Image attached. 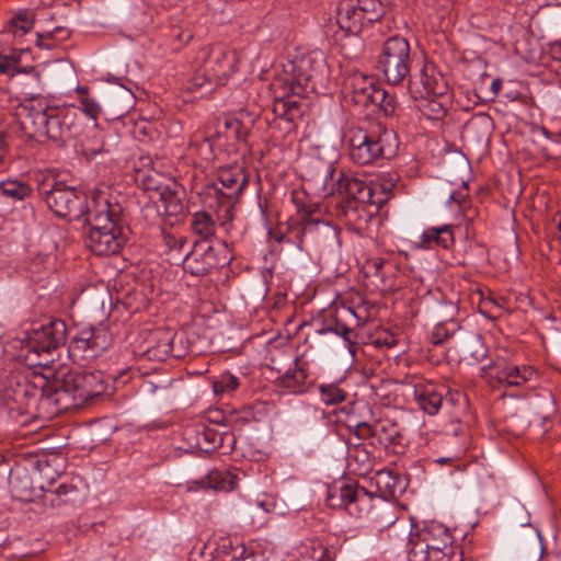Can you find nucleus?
<instances>
[{
	"label": "nucleus",
	"mask_w": 561,
	"mask_h": 561,
	"mask_svg": "<svg viewBox=\"0 0 561 561\" xmlns=\"http://www.w3.org/2000/svg\"><path fill=\"white\" fill-rule=\"evenodd\" d=\"M106 389L101 371L59 367L48 376L13 364L0 373V401L10 414L18 416L32 414L41 401L54 404L58 411L78 409Z\"/></svg>",
	"instance_id": "obj_1"
},
{
	"label": "nucleus",
	"mask_w": 561,
	"mask_h": 561,
	"mask_svg": "<svg viewBox=\"0 0 561 561\" xmlns=\"http://www.w3.org/2000/svg\"><path fill=\"white\" fill-rule=\"evenodd\" d=\"M289 67L290 70H286V75L273 83L275 92H282L274 98L272 113L275 119L294 123L304 113L300 99L325 89L329 70L325 57L320 50L294 60Z\"/></svg>",
	"instance_id": "obj_2"
},
{
	"label": "nucleus",
	"mask_w": 561,
	"mask_h": 561,
	"mask_svg": "<svg viewBox=\"0 0 561 561\" xmlns=\"http://www.w3.org/2000/svg\"><path fill=\"white\" fill-rule=\"evenodd\" d=\"M82 222L89 226L87 247L95 255L117 254L127 241L129 228L123 207L118 203L112 204L103 193L92 195Z\"/></svg>",
	"instance_id": "obj_3"
},
{
	"label": "nucleus",
	"mask_w": 561,
	"mask_h": 561,
	"mask_svg": "<svg viewBox=\"0 0 561 561\" xmlns=\"http://www.w3.org/2000/svg\"><path fill=\"white\" fill-rule=\"evenodd\" d=\"M23 131L30 137H46L65 145L76 134V114L68 108L49 106L43 98H32L24 102L19 111Z\"/></svg>",
	"instance_id": "obj_4"
},
{
	"label": "nucleus",
	"mask_w": 561,
	"mask_h": 561,
	"mask_svg": "<svg viewBox=\"0 0 561 561\" xmlns=\"http://www.w3.org/2000/svg\"><path fill=\"white\" fill-rule=\"evenodd\" d=\"M335 169L332 163L317 162L309 181L323 197L335 193L347 203L348 208H355L353 204L362 203L381 207L388 199L382 186L377 183L367 184L352 175L340 172L334 178Z\"/></svg>",
	"instance_id": "obj_5"
},
{
	"label": "nucleus",
	"mask_w": 561,
	"mask_h": 561,
	"mask_svg": "<svg viewBox=\"0 0 561 561\" xmlns=\"http://www.w3.org/2000/svg\"><path fill=\"white\" fill-rule=\"evenodd\" d=\"M351 161L358 165H368L380 159L396 156L399 141L392 129L379 125L374 129L352 127L345 134Z\"/></svg>",
	"instance_id": "obj_6"
},
{
	"label": "nucleus",
	"mask_w": 561,
	"mask_h": 561,
	"mask_svg": "<svg viewBox=\"0 0 561 561\" xmlns=\"http://www.w3.org/2000/svg\"><path fill=\"white\" fill-rule=\"evenodd\" d=\"M37 190L48 208L58 217L80 221L87 217L91 199L88 201L82 191L57 182L51 176L39 182Z\"/></svg>",
	"instance_id": "obj_7"
},
{
	"label": "nucleus",
	"mask_w": 561,
	"mask_h": 561,
	"mask_svg": "<svg viewBox=\"0 0 561 561\" xmlns=\"http://www.w3.org/2000/svg\"><path fill=\"white\" fill-rule=\"evenodd\" d=\"M411 47L408 39L400 35L387 38L377 57V69L383 75L386 81L392 85L401 84L409 79V88L412 92L416 83L410 79L412 64Z\"/></svg>",
	"instance_id": "obj_8"
},
{
	"label": "nucleus",
	"mask_w": 561,
	"mask_h": 561,
	"mask_svg": "<svg viewBox=\"0 0 561 561\" xmlns=\"http://www.w3.org/2000/svg\"><path fill=\"white\" fill-rule=\"evenodd\" d=\"M386 13L382 0H342L337 5L336 23L351 35H358L366 25L379 21Z\"/></svg>",
	"instance_id": "obj_9"
},
{
	"label": "nucleus",
	"mask_w": 561,
	"mask_h": 561,
	"mask_svg": "<svg viewBox=\"0 0 561 561\" xmlns=\"http://www.w3.org/2000/svg\"><path fill=\"white\" fill-rule=\"evenodd\" d=\"M196 70V84L215 82L224 84L227 78L236 70V56L222 45L205 47L198 51Z\"/></svg>",
	"instance_id": "obj_10"
},
{
	"label": "nucleus",
	"mask_w": 561,
	"mask_h": 561,
	"mask_svg": "<svg viewBox=\"0 0 561 561\" xmlns=\"http://www.w3.org/2000/svg\"><path fill=\"white\" fill-rule=\"evenodd\" d=\"M327 505L331 508L345 510L351 516L360 518L373 508V494L357 483L344 481L328 488Z\"/></svg>",
	"instance_id": "obj_11"
},
{
	"label": "nucleus",
	"mask_w": 561,
	"mask_h": 561,
	"mask_svg": "<svg viewBox=\"0 0 561 561\" xmlns=\"http://www.w3.org/2000/svg\"><path fill=\"white\" fill-rule=\"evenodd\" d=\"M67 333L66 322L61 319H53L48 323L34 329L25 346L27 350L25 357L28 359L31 354L37 356L49 354L65 345Z\"/></svg>",
	"instance_id": "obj_12"
},
{
	"label": "nucleus",
	"mask_w": 561,
	"mask_h": 561,
	"mask_svg": "<svg viewBox=\"0 0 561 561\" xmlns=\"http://www.w3.org/2000/svg\"><path fill=\"white\" fill-rule=\"evenodd\" d=\"M299 233L314 245L328 248L339 243V230L329 224L314 217V209L299 208Z\"/></svg>",
	"instance_id": "obj_13"
},
{
	"label": "nucleus",
	"mask_w": 561,
	"mask_h": 561,
	"mask_svg": "<svg viewBox=\"0 0 561 561\" xmlns=\"http://www.w3.org/2000/svg\"><path fill=\"white\" fill-rule=\"evenodd\" d=\"M227 257L219 259L217 250L208 241H195L183 256V268L193 276H205L214 268L224 266Z\"/></svg>",
	"instance_id": "obj_14"
},
{
	"label": "nucleus",
	"mask_w": 561,
	"mask_h": 561,
	"mask_svg": "<svg viewBox=\"0 0 561 561\" xmlns=\"http://www.w3.org/2000/svg\"><path fill=\"white\" fill-rule=\"evenodd\" d=\"M454 536L449 528L443 524L432 522L426 524L422 529L410 534L408 549H436L459 551L453 545Z\"/></svg>",
	"instance_id": "obj_15"
},
{
	"label": "nucleus",
	"mask_w": 561,
	"mask_h": 561,
	"mask_svg": "<svg viewBox=\"0 0 561 561\" xmlns=\"http://www.w3.org/2000/svg\"><path fill=\"white\" fill-rule=\"evenodd\" d=\"M111 344V336L105 329L88 328L72 337L69 351L82 358H92L105 351Z\"/></svg>",
	"instance_id": "obj_16"
},
{
	"label": "nucleus",
	"mask_w": 561,
	"mask_h": 561,
	"mask_svg": "<svg viewBox=\"0 0 561 561\" xmlns=\"http://www.w3.org/2000/svg\"><path fill=\"white\" fill-rule=\"evenodd\" d=\"M345 89L350 100L363 108H373L386 98V90L363 75L352 77Z\"/></svg>",
	"instance_id": "obj_17"
},
{
	"label": "nucleus",
	"mask_w": 561,
	"mask_h": 561,
	"mask_svg": "<svg viewBox=\"0 0 561 561\" xmlns=\"http://www.w3.org/2000/svg\"><path fill=\"white\" fill-rule=\"evenodd\" d=\"M217 182L213 184L218 198L232 203L248 184V175L240 165H227L218 171Z\"/></svg>",
	"instance_id": "obj_18"
},
{
	"label": "nucleus",
	"mask_w": 561,
	"mask_h": 561,
	"mask_svg": "<svg viewBox=\"0 0 561 561\" xmlns=\"http://www.w3.org/2000/svg\"><path fill=\"white\" fill-rule=\"evenodd\" d=\"M175 334L170 330L157 329L152 331L146 342L147 346L141 347V354L150 359L163 362L170 355L180 358L183 356L181 352H175L173 343Z\"/></svg>",
	"instance_id": "obj_19"
},
{
	"label": "nucleus",
	"mask_w": 561,
	"mask_h": 561,
	"mask_svg": "<svg viewBox=\"0 0 561 561\" xmlns=\"http://www.w3.org/2000/svg\"><path fill=\"white\" fill-rule=\"evenodd\" d=\"M150 191V198L156 203H161L165 215L170 217H178L184 213L185 206L182 199V190L175 182L165 185L148 186Z\"/></svg>",
	"instance_id": "obj_20"
},
{
	"label": "nucleus",
	"mask_w": 561,
	"mask_h": 561,
	"mask_svg": "<svg viewBox=\"0 0 561 561\" xmlns=\"http://www.w3.org/2000/svg\"><path fill=\"white\" fill-rule=\"evenodd\" d=\"M275 385L287 393L304 394L310 391L313 387V381L309 380L306 367L297 357L295 359V367L286 370L282 376H279L276 379Z\"/></svg>",
	"instance_id": "obj_21"
},
{
	"label": "nucleus",
	"mask_w": 561,
	"mask_h": 561,
	"mask_svg": "<svg viewBox=\"0 0 561 561\" xmlns=\"http://www.w3.org/2000/svg\"><path fill=\"white\" fill-rule=\"evenodd\" d=\"M237 484V478L229 471L213 470L197 480L186 482L188 491L214 490L231 491Z\"/></svg>",
	"instance_id": "obj_22"
},
{
	"label": "nucleus",
	"mask_w": 561,
	"mask_h": 561,
	"mask_svg": "<svg viewBox=\"0 0 561 561\" xmlns=\"http://www.w3.org/2000/svg\"><path fill=\"white\" fill-rule=\"evenodd\" d=\"M491 378L500 385H506L508 387H518L528 381L534 375V369L529 366H516L507 363L496 364L491 368Z\"/></svg>",
	"instance_id": "obj_23"
},
{
	"label": "nucleus",
	"mask_w": 561,
	"mask_h": 561,
	"mask_svg": "<svg viewBox=\"0 0 561 561\" xmlns=\"http://www.w3.org/2000/svg\"><path fill=\"white\" fill-rule=\"evenodd\" d=\"M194 432L196 434V445L205 453H210L221 448L225 443H228L229 447L236 443L234 435L232 433L219 432L213 426H197Z\"/></svg>",
	"instance_id": "obj_24"
},
{
	"label": "nucleus",
	"mask_w": 561,
	"mask_h": 561,
	"mask_svg": "<svg viewBox=\"0 0 561 561\" xmlns=\"http://www.w3.org/2000/svg\"><path fill=\"white\" fill-rule=\"evenodd\" d=\"M215 551L220 561H256L253 552L238 539L220 538Z\"/></svg>",
	"instance_id": "obj_25"
},
{
	"label": "nucleus",
	"mask_w": 561,
	"mask_h": 561,
	"mask_svg": "<svg viewBox=\"0 0 561 561\" xmlns=\"http://www.w3.org/2000/svg\"><path fill=\"white\" fill-rule=\"evenodd\" d=\"M455 243L454 226L430 227L420 237L419 247L422 249H450Z\"/></svg>",
	"instance_id": "obj_26"
},
{
	"label": "nucleus",
	"mask_w": 561,
	"mask_h": 561,
	"mask_svg": "<svg viewBox=\"0 0 561 561\" xmlns=\"http://www.w3.org/2000/svg\"><path fill=\"white\" fill-rule=\"evenodd\" d=\"M419 78L424 91L420 94V98L442 96L447 92V83L444 77L436 71L433 65L425 64L420 70Z\"/></svg>",
	"instance_id": "obj_27"
},
{
	"label": "nucleus",
	"mask_w": 561,
	"mask_h": 561,
	"mask_svg": "<svg viewBox=\"0 0 561 561\" xmlns=\"http://www.w3.org/2000/svg\"><path fill=\"white\" fill-rule=\"evenodd\" d=\"M9 485L12 496L19 501H32L35 495L33 480L24 468L10 471Z\"/></svg>",
	"instance_id": "obj_28"
},
{
	"label": "nucleus",
	"mask_w": 561,
	"mask_h": 561,
	"mask_svg": "<svg viewBox=\"0 0 561 561\" xmlns=\"http://www.w3.org/2000/svg\"><path fill=\"white\" fill-rule=\"evenodd\" d=\"M36 470L39 478L38 488L42 491H51V486L61 474L62 460L56 456L38 459L36 461Z\"/></svg>",
	"instance_id": "obj_29"
},
{
	"label": "nucleus",
	"mask_w": 561,
	"mask_h": 561,
	"mask_svg": "<svg viewBox=\"0 0 561 561\" xmlns=\"http://www.w3.org/2000/svg\"><path fill=\"white\" fill-rule=\"evenodd\" d=\"M299 558L291 561H334L335 551L333 548L324 546L318 539L307 540L299 548Z\"/></svg>",
	"instance_id": "obj_30"
},
{
	"label": "nucleus",
	"mask_w": 561,
	"mask_h": 561,
	"mask_svg": "<svg viewBox=\"0 0 561 561\" xmlns=\"http://www.w3.org/2000/svg\"><path fill=\"white\" fill-rule=\"evenodd\" d=\"M402 435L397 423L390 420L375 422V444L383 447L401 445Z\"/></svg>",
	"instance_id": "obj_31"
},
{
	"label": "nucleus",
	"mask_w": 561,
	"mask_h": 561,
	"mask_svg": "<svg viewBox=\"0 0 561 561\" xmlns=\"http://www.w3.org/2000/svg\"><path fill=\"white\" fill-rule=\"evenodd\" d=\"M371 481L382 499L394 497L397 492L402 490L400 477L391 470L382 469L377 471Z\"/></svg>",
	"instance_id": "obj_32"
},
{
	"label": "nucleus",
	"mask_w": 561,
	"mask_h": 561,
	"mask_svg": "<svg viewBox=\"0 0 561 561\" xmlns=\"http://www.w3.org/2000/svg\"><path fill=\"white\" fill-rule=\"evenodd\" d=\"M409 561H462L461 551L435 549H408Z\"/></svg>",
	"instance_id": "obj_33"
},
{
	"label": "nucleus",
	"mask_w": 561,
	"mask_h": 561,
	"mask_svg": "<svg viewBox=\"0 0 561 561\" xmlns=\"http://www.w3.org/2000/svg\"><path fill=\"white\" fill-rule=\"evenodd\" d=\"M415 399L420 408L430 415H435L442 404L443 396L433 386H426L415 390Z\"/></svg>",
	"instance_id": "obj_34"
},
{
	"label": "nucleus",
	"mask_w": 561,
	"mask_h": 561,
	"mask_svg": "<svg viewBox=\"0 0 561 561\" xmlns=\"http://www.w3.org/2000/svg\"><path fill=\"white\" fill-rule=\"evenodd\" d=\"M488 348L478 333L468 334L461 343V354L465 358L480 362L486 356Z\"/></svg>",
	"instance_id": "obj_35"
},
{
	"label": "nucleus",
	"mask_w": 561,
	"mask_h": 561,
	"mask_svg": "<svg viewBox=\"0 0 561 561\" xmlns=\"http://www.w3.org/2000/svg\"><path fill=\"white\" fill-rule=\"evenodd\" d=\"M32 194L31 186L18 180H5L0 183V196L11 201L21 202Z\"/></svg>",
	"instance_id": "obj_36"
},
{
	"label": "nucleus",
	"mask_w": 561,
	"mask_h": 561,
	"mask_svg": "<svg viewBox=\"0 0 561 561\" xmlns=\"http://www.w3.org/2000/svg\"><path fill=\"white\" fill-rule=\"evenodd\" d=\"M493 121L486 113L474 114L465 125L467 135H478L481 139H488L490 136Z\"/></svg>",
	"instance_id": "obj_37"
},
{
	"label": "nucleus",
	"mask_w": 561,
	"mask_h": 561,
	"mask_svg": "<svg viewBox=\"0 0 561 561\" xmlns=\"http://www.w3.org/2000/svg\"><path fill=\"white\" fill-rule=\"evenodd\" d=\"M191 227L194 233L201 236L205 241L215 233V222L211 216L206 211L195 213L191 221Z\"/></svg>",
	"instance_id": "obj_38"
},
{
	"label": "nucleus",
	"mask_w": 561,
	"mask_h": 561,
	"mask_svg": "<svg viewBox=\"0 0 561 561\" xmlns=\"http://www.w3.org/2000/svg\"><path fill=\"white\" fill-rule=\"evenodd\" d=\"M225 135L227 139H233L237 142L245 144L250 134V128L237 117L227 118L224 123Z\"/></svg>",
	"instance_id": "obj_39"
},
{
	"label": "nucleus",
	"mask_w": 561,
	"mask_h": 561,
	"mask_svg": "<svg viewBox=\"0 0 561 561\" xmlns=\"http://www.w3.org/2000/svg\"><path fill=\"white\" fill-rule=\"evenodd\" d=\"M320 399L325 405H333L346 400L347 393L336 383H321L318 387Z\"/></svg>",
	"instance_id": "obj_40"
},
{
	"label": "nucleus",
	"mask_w": 561,
	"mask_h": 561,
	"mask_svg": "<svg viewBox=\"0 0 561 561\" xmlns=\"http://www.w3.org/2000/svg\"><path fill=\"white\" fill-rule=\"evenodd\" d=\"M33 14L28 11L19 12L10 20V31L18 35L20 32L21 35H25L33 28Z\"/></svg>",
	"instance_id": "obj_41"
},
{
	"label": "nucleus",
	"mask_w": 561,
	"mask_h": 561,
	"mask_svg": "<svg viewBox=\"0 0 561 561\" xmlns=\"http://www.w3.org/2000/svg\"><path fill=\"white\" fill-rule=\"evenodd\" d=\"M424 103L421 105L422 113L430 119H442L445 117L447 110L445 105L435 99V96L423 98Z\"/></svg>",
	"instance_id": "obj_42"
},
{
	"label": "nucleus",
	"mask_w": 561,
	"mask_h": 561,
	"mask_svg": "<svg viewBox=\"0 0 561 561\" xmlns=\"http://www.w3.org/2000/svg\"><path fill=\"white\" fill-rule=\"evenodd\" d=\"M436 313L439 321L449 322L451 330L458 329V324L455 321V318L458 313V307L454 301L449 300L440 302L436 310Z\"/></svg>",
	"instance_id": "obj_43"
},
{
	"label": "nucleus",
	"mask_w": 561,
	"mask_h": 561,
	"mask_svg": "<svg viewBox=\"0 0 561 561\" xmlns=\"http://www.w3.org/2000/svg\"><path fill=\"white\" fill-rule=\"evenodd\" d=\"M239 387V379L230 373L220 375L213 383L215 394L229 393Z\"/></svg>",
	"instance_id": "obj_44"
},
{
	"label": "nucleus",
	"mask_w": 561,
	"mask_h": 561,
	"mask_svg": "<svg viewBox=\"0 0 561 561\" xmlns=\"http://www.w3.org/2000/svg\"><path fill=\"white\" fill-rule=\"evenodd\" d=\"M171 36L182 46L193 39L194 33L191 24L186 21H182L181 24H172Z\"/></svg>",
	"instance_id": "obj_45"
},
{
	"label": "nucleus",
	"mask_w": 561,
	"mask_h": 561,
	"mask_svg": "<svg viewBox=\"0 0 561 561\" xmlns=\"http://www.w3.org/2000/svg\"><path fill=\"white\" fill-rule=\"evenodd\" d=\"M51 493L56 494L58 500L62 503L72 502L79 494L77 486L68 483H60L56 489L51 488Z\"/></svg>",
	"instance_id": "obj_46"
},
{
	"label": "nucleus",
	"mask_w": 561,
	"mask_h": 561,
	"mask_svg": "<svg viewBox=\"0 0 561 561\" xmlns=\"http://www.w3.org/2000/svg\"><path fill=\"white\" fill-rule=\"evenodd\" d=\"M456 330H451L449 322L439 321L432 333V343L437 345L443 343L446 339H448L451 334H454Z\"/></svg>",
	"instance_id": "obj_47"
},
{
	"label": "nucleus",
	"mask_w": 561,
	"mask_h": 561,
	"mask_svg": "<svg viewBox=\"0 0 561 561\" xmlns=\"http://www.w3.org/2000/svg\"><path fill=\"white\" fill-rule=\"evenodd\" d=\"M325 331L342 336L350 345L356 344L353 340V330L339 321H335L333 325L327 327Z\"/></svg>",
	"instance_id": "obj_48"
},
{
	"label": "nucleus",
	"mask_w": 561,
	"mask_h": 561,
	"mask_svg": "<svg viewBox=\"0 0 561 561\" xmlns=\"http://www.w3.org/2000/svg\"><path fill=\"white\" fill-rule=\"evenodd\" d=\"M80 104H81L83 112L90 118H92V119L98 118V116L101 112V107L95 100L91 99L90 96H81Z\"/></svg>",
	"instance_id": "obj_49"
},
{
	"label": "nucleus",
	"mask_w": 561,
	"mask_h": 561,
	"mask_svg": "<svg viewBox=\"0 0 561 561\" xmlns=\"http://www.w3.org/2000/svg\"><path fill=\"white\" fill-rule=\"evenodd\" d=\"M56 39L49 31H42L36 33V46L43 49H53L57 46Z\"/></svg>",
	"instance_id": "obj_50"
},
{
	"label": "nucleus",
	"mask_w": 561,
	"mask_h": 561,
	"mask_svg": "<svg viewBox=\"0 0 561 561\" xmlns=\"http://www.w3.org/2000/svg\"><path fill=\"white\" fill-rule=\"evenodd\" d=\"M164 244L171 250H183L187 245V239L185 237H176L171 233L163 234Z\"/></svg>",
	"instance_id": "obj_51"
},
{
	"label": "nucleus",
	"mask_w": 561,
	"mask_h": 561,
	"mask_svg": "<svg viewBox=\"0 0 561 561\" xmlns=\"http://www.w3.org/2000/svg\"><path fill=\"white\" fill-rule=\"evenodd\" d=\"M355 434L360 439H371V444L375 445V423H358L356 426Z\"/></svg>",
	"instance_id": "obj_52"
},
{
	"label": "nucleus",
	"mask_w": 561,
	"mask_h": 561,
	"mask_svg": "<svg viewBox=\"0 0 561 561\" xmlns=\"http://www.w3.org/2000/svg\"><path fill=\"white\" fill-rule=\"evenodd\" d=\"M529 538L534 558H540L543 553V546L541 542L540 534L536 529L531 528Z\"/></svg>",
	"instance_id": "obj_53"
},
{
	"label": "nucleus",
	"mask_w": 561,
	"mask_h": 561,
	"mask_svg": "<svg viewBox=\"0 0 561 561\" xmlns=\"http://www.w3.org/2000/svg\"><path fill=\"white\" fill-rule=\"evenodd\" d=\"M376 108H379L383 112L386 116H390L394 112V98L392 95H389L386 91V98L380 104H376V106H373L371 111H375Z\"/></svg>",
	"instance_id": "obj_54"
},
{
	"label": "nucleus",
	"mask_w": 561,
	"mask_h": 561,
	"mask_svg": "<svg viewBox=\"0 0 561 561\" xmlns=\"http://www.w3.org/2000/svg\"><path fill=\"white\" fill-rule=\"evenodd\" d=\"M107 151L108 150L105 148L103 142L98 146H91L88 144L83 148V154H85L87 158H89V159L94 158L95 156H98L102 152H107Z\"/></svg>",
	"instance_id": "obj_55"
},
{
	"label": "nucleus",
	"mask_w": 561,
	"mask_h": 561,
	"mask_svg": "<svg viewBox=\"0 0 561 561\" xmlns=\"http://www.w3.org/2000/svg\"><path fill=\"white\" fill-rule=\"evenodd\" d=\"M14 72L16 71L13 69L12 59H10V57L0 55V75L13 76Z\"/></svg>",
	"instance_id": "obj_56"
},
{
	"label": "nucleus",
	"mask_w": 561,
	"mask_h": 561,
	"mask_svg": "<svg viewBox=\"0 0 561 561\" xmlns=\"http://www.w3.org/2000/svg\"><path fill=\"white\" fill-rule=\"evenodd\" d=\"M53 37L56 39L57 44L66 41L70 36V32L68 28L64 26H56L53 31H49Z\"/></svg>",
	"instance_id": "obj_57"
},
{
	"label": "nucleus",
	"mask_w": 561,
	"mask_h": 561,
	"mask_svg": "<svg viewBox=\"0 0 561 561\" xmlns=\"http://www.w3.org/2000/svg\"><path fill=\"white\" fill-rule=\"evenodd\" d=\"M547 413L541 416L543 421L548 420L556 412L554 400L550 394L547 398Z\"/></svg>",
	"instance_id": "obj_58"
},
{
	"label": "nucleus",
	"mask_w": 561,
	"mask_h": 561,
	"mask_svg": "<svg viewBox=\"0 0 561 561\" xmlns=\"http://www.w3.org/2000/svg\"><path fill=\"white\" fill-rule=\"evenodd\" d=\"M466 195L462 194L461 191H455L449 195L448 203H456L458 205H461V203L465 201Z\"/></svg>",
	"instance_id": "obj_59"
},
{
	"label": "nucleus",
	"mask_w": 561,
	"mask_h": 561,
	"mask_svg": "<svg viewBox=\"0 0 561 561\" xmlns=\"http://www.w3.org/2000/svg\"><path fill=\"white\" fill-rule=\"evenodd\" d=\"M385 261L382 259H376L368 263V267L374 270L375 275H378Z\"/></svg>",
	"instance_id": "obj_60"
},
{
	"label": "nucleus",
	"mask_w": 561,
	"mask_h": 561,
	"mask_svg": "<svg viewBox=\"0 0 561 561\" xmlns=\"http://www.w3.org/2000/svg\"><path fill=\"white\" fill-rule=\"evenodd\" d=\"M502 89V80L496 78L491 83V91L493 96H496Z\"/></svg>",
	"instance_id": "obj_61"
},
{
	"label": "nucleus",
	"mask_w": 561,
	"mask_h": 561,
	"mask_svg": "<svg viewBox=\"0 0 561 561\" xmlns=\"http://www.w3.org/2000/svg\"><path fill=\"white\" fill-rule=\"evenodd\" d=\"M8 57H10V59H12V62H13V69L16 71V72H20L21 70L18 68V62L20 61V53L18 51H12L11 55H9Z\"/></svg>",
	"instance_id": "obj_62"
},
{
	"label": "nucleus",
	"mask_w": 561,
	"mask_h": 561,
	"mask_svg": "<svg viewBox=\"0 0 561 561\" xmlns=\"http://www.w3.org/2000/svg\"><path fill=\"white\" fill-rule=\"evenodd\" d=\"M9 541V535L7 534L5 529L0 528V547L7 546Z\"/></svg>",
	"instance_id": "obj_63"
},
{
	"label": "nucleus",
	"mask_w": 561,
	"mask_h": 561,
	"mask_svg": "<svg viewBox=\"0 0 561 561\" xmlns=\"http://www.w3.org/2000/svg\"><path fill=\"white\" fill-rule=\"evenodd\" d=\"M7 153L5 142L3 136L0 134V163L3 161Z\"/></svg>",
	"instance_id": "obj_64"
}]
</instances>
